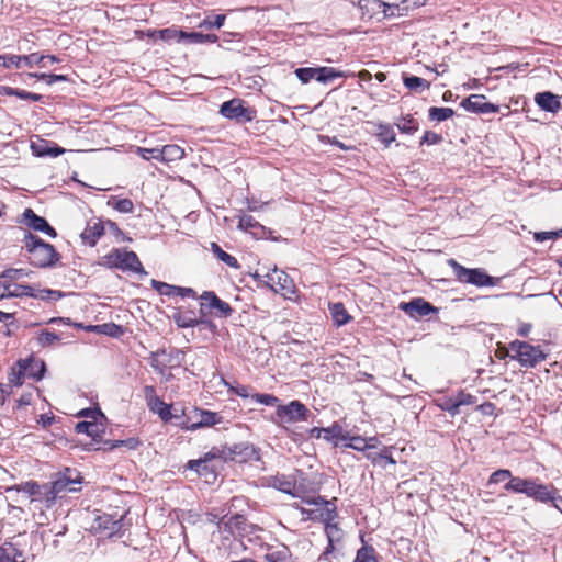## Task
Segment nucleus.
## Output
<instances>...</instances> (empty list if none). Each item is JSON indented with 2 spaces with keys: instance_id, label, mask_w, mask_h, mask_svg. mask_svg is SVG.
<instances>
[{
  "instance_id": "2",
  "label": "nucleus",
  "mask_w": 562,
  "mask_h": 562,
  "mask_svg": "<svg viewBox=\"0 0 562 562\" xmlns=\"http://www.w3.org/2000/svg\"><path fill=\"white\" fill-rule=\"evenodd\" d=\"M504 488L507 492L525 494L527 497L533 498L541 503L550 502V499L554 498V488L549 485H544L538 482L535 479H522L520 476H515V479H510Z\"/></svg>"
},
{
  "instance_id": "48",
  "label": "nucleus",
  "mask_w": 562,
  "mask_h": 562,
  "mask_svg": "<svg viewBox=\"0 0 562 562\" xmlns=\"http://www.w3.org/2000/svg\"><path fill=\"white\" fill-rule=\"evenodd\" d=\"M31 274H32V271L29 270V269H23V268L14 269V268H10V269L4 270L1 273V278L8 279V280H20V279H23V278H29Z\"/></svg>"
},
{
  "instance_id": "51",
  "label": "nucleus",
  "mask_w": 562,
  "mask_h": 562,
  "mask_svg": "<svg viewBox=\"0 0 562 562\" xmlns=\"http://www.w3.org/2000/svg\"><path fill=\"white\" fill-rule=\"evenodd\" d=\"M213 458H214V454L206 453L203 459L189 461L188 467H189V469L198 472L200 475H203L204 471L206 470V462Z\"/></svg>"
},
{
  "instance_id": "4",
  "label": "nucleus",
  "mask_w": 562,
  "mask_h": 562,
  "mask_svg": "<svg viewBox=\"0 0 562 562\" xmlns=\"http://www.w3.org/2000/svg\"><path fill=\"white\" fill-rule=\"evenodd\" d=\"M302 503L308 507L295 506L302 515L303 520L326 522L337 519V508L334 502L326 501L321 496L304 497Z\"/></svg>"
},
{
  "instance_id": "33",
  "label": "nucleus",
  "mask_w": 562,
  "mask_h": 562,
  "mask_svg": "<svg viewBox=\"0 0 562 562\" xmlns=\"http://www.w3.org/2000/svg\"><path fill=\"white\" fill-rule=\"evenodd\" d=\"M329 311L337 326L346 325L350 321V315L346 311L342 303L330 304Z\"/></svg>"
},
{
  "instance_id": "29",
  "label": "nucleus",
  "mask_w": 562,
  "mask_h": 562,
  "mask_svg": "<svg viewBox=\"0 0 562 562\" xmlns=\"http://www.w3.org/2000/svg\"><path fill=\"white\" fill-rule=\"evenodd\" d=\"M316 81L322 83H328L337 78L346 77L344 71L334 67H316Z\"/></svg>"
},
{
  "instance_id": "5",
  "label": "nucleus",
  "mask_w": 562,
  "mask_h": 562,
  "mask_svg": "<svg viewBox=\"0 0 562 562\" xmlns=\"http://www.w3.org/2000/svg\"><path fill=\"white\" fill-rule=\"evenodd\" d=\"M99 265L105 268H116L121 270H130L138 273H146L143 266L134 251L125 248L113 249L109 254L99 259Z\"/></svg>"
},
{
  "instance_id": "15",
  "label": "nucleus",
  "mask_w": 562,
  "mask_h": 562,
  "mask_svg": "<svg viewBox=\"0 0 562 562\" xmlns=\"http://www.w3.org/2000/svg\"><path fill=\"white\" fill-rule=\"evenodd\" d=\"M220 113L227 119L238 121H251L252 116L248 109L244 108L241 100L233 99L221 105Z\"/></svg>"
},
{
  "instance_id": "50",
  "label": "nucleus",
  "mask_w": 562,
  "mask_h": 562,
  "mask_svg": "<svg viewBox=\"0 0 562 562\" xmlns=\"http://www.w3.org/2000/svg\"><path fill=\"white\" fill-rule=\"evenodd\" d=\"M37 340H38V344L42 347H48V346H53L57 341H59L60 337L58 335H56L55 333H52L49 330H42L38 334Z\"/></svg>"
},
{
  "instance_id": "61",
  "label": "nucleus",
  "mask_w": 562,
  "mask_h": 562,
  "mask_svg": "<svg viewBox=\"0 0 562 562\" xmlns=\"http://www.w3.org/2000/svg\"><path fill=\"white\" fill-rule=\"evenodd\" d=\"M441 140V136L434 133V132H426L424 134V136L422 137V140H420V144H429V145H432V144H437Z\"/></svg>"
},
{
  "instance_id": "46",
  "label": "nucleus",
  "mask_w": 562,
  "mask_h": 562,
  "mask_svg": "<svg viewBox=\"0 0 562 562\" xmlns=\"http://www.w3.org/2000/svg\"><path fill=\"white\" fill-rule=\"evenodd\" d=\"M353 562H379L375 550L372 547L364 546L357 551Z\"/></svg>"
},
{
  "instance_id": "25",
  "label": "nucleus",
  "mask_w": 562,
  "mask_h": 562,
  "mask_svg": "<svg viewBox=\"0 0 562 562\" xmlns=\"http://www.w3.org/2000/svg\"><path fill=\"white\" fill-rule=\"evenodd\" d=\"M325 525V533L328 539V546L324 552V554H328L334 551L335 542H339L342 539V530L339 528L338 522L336 520H330L324 522Z\"/></svg>"
},
{
  "instance_id": "38",
  "label": "nucleus",
  "mask_w": 562,
  "mask_h": 562,
  "mask_svg": "<svg viewBox=\"0 0 562 562\" xmlns=\"http://www.w3.org/2000/svg\"><path fill=\"white\" fill-rule=\"evenodd\" d=\"M270 484L283 493L295 495V483L285 476H274Z\"/></svg>"
},
{
  "instance_id": "21",
  "label": "nucleus",
  "mask_w": 562,
  "mask_h": 562,
  "mask_svg": "<svg viewBox=\"0 0 562 562\" xmlns=\"http://www.w3.org/2000/svg\"><path fill=\"white\" fill-rule=\"evenodd\" d=\"M31 150L36 157H57L65 153V149L57 146L55 143L42 138L31 143Z\"/></svg>"
},
{
  "instance_id": "41",
  "label": "nucleus",
  "mask_w": 562,
  "mask_h": 562,
  "mask_svg": "<svg viewBox=\"0 0 562 562\" xmlns=\"http://www.w3.org/2000/svg\"><path fill=\"white\" fill-rule=\"evenodd\" d=\"M238 227L254 235L262 229V226L251 216L243 215L239 217Z\"/></svg>"
},
{
  "instance_id": "7",
  "label": "nucleus",
  "mask_w": 562,
  "mask_h": 562,
  "mask_svg": "<svg viewBox=\"0 0 562 562\" xmlns=\"http://www.w3.org/2000/svg\"><path fill=\"white\" fill-rule=\"evenodd\" d=\"M448 265L453 269L456 278L462 283L475 286H493L495 284L493 277L488 276L483 269L465 268L454 259H450Z\"/></svg>"
},
{
  "instance_id": "3",
  "label": "nucleus",
  "mask_w": 562,
  "mask_h": 562,
  "mask_svg": "<svg viewBox=\"0 0 562 562\" xmlns=\"http://www.w3.org/2000/svg\"><path fill=\"white\" fill-rule=\"evenodd\" d=\"M23 244L30 254L29 259L31 263L36 267L46 268L53 266L58 260V254L54 246L31 233L25 234Z\"/></svg>"
},
{
  "instance_id": "8",
  "label": "nucleus",
  "mask_w": 562,
  "mask_h": 562,
  "mask_svg": "<svg viewBox=\"0 0 562 562\" xmlns=\"http://www.w3.org/2000/svg\"><path fill=\"white\" fill-rule=\"evenodd\" d=\"M308 414L307 407L300 401L294 400L286 405H277L273 420L276 424L285 427V425L306 422Z\"/></svg>"
},
{
  "instance_id": "13",
  "label": "nucleus",
  "mask_w": 562,
  "mask_h": 562,
  "mask_svg": "<svg viewBox=\"0 0 562 562\" xmlns=\"http://www.w3.org/2000/svg\"><path fill=\"white\" fill-rule=\"evenodd\" d=\"M42 61L43 57H40L37 53L30 55H0V66L7 69L21 68L23 66L32 68L35 65H40Z\"/></svg>"
},
{
  "instance_id": "14",
  "label": "nucleus",
  "mask_w": 562,
  "mask_h": 562,
  "mask_svg": "<svg viewBox=\"0 0 562 562\" xmlns=\"http://www.w3.org/2000/svg\"><path fill=\"white\" fill-rule=\"evenodd\" d=\"M194 416L192 417L191 423H183L181 425L182 429L186 430H196L203 427H211L221 423V417L217 413L194 408Z\"/></svg>"
},
{
  "instance_id": "18",
  "label": "nucleus",
  "mask_w": 562,
  "mask_h": 562,
  "mask_svg": "<svg viewBox=\"0 0 562 562\" xmlns=\"http://www.w3.org/2000/svg\"><path fill=\"white\" fill-rule=\"evenodd\" d=\"M121 527V518L113 519L110 515L103 514L95 518L92 529L105 537H112L120 532Z\"/></svg>"
},
{
  "instance_id": "49",
  "label": "nucleus",
  "mask_w": 562,
  "mask_h": 562,
  "mask_svg": "<svg viewBox=\"0 0 562 562\" xmlns=\"http://www.w3.org/2000/svg\"><path fill=\"white\" fill-rule=\"evenodd\" d=\"M510 479H515V476H513V474L509 470L499 469L491 474L487 484L492 485V484H498V483L505 482V481L508 482V481H510Z\"/></svg>"
},
{
  "instance_id": "34",
  "label": "nucleus",
  "mask_w": 562,
  "mask_h": 562,
  "mask_svg": "<svg viewBox=\"0 0 562 562\" xmlns=\"http://www.w3.org/2000/svg\"><path fill=\"white\" fill-rule=\"evenodd\" d=\"M172 318H173L175 323L177 324V326L180 328L194 327L199 323L194 313L189 312V311H187V312L178 311L173 314Z\"/></svg>"
},
{
  "instance_id": "22",
  "label": "nucleus",
  "mask_w": 562,
  "mask_h": 562,
  "mask_svg": "<svg viewBox=\"0 0 562 562\" xmlns=\"http://www.w3.org/2000/svg\"><path fill=\"white\" fill-rule=\"evenodd\" d=\"M400 308L412 317H422L434 312V307L423 299H415L407 303H401Z\"/></svg>"
},
{
  "instance_id": "32",
  "label": "nucleus",
  "mask_w": 562,
  "mask_h": 562,
  "mask_svg": "<svg viewBox=\"0 0 562 562\" xmlns=\"http://www.w3.org/2000/svg\"><path fill=\"white\" fill-rule=\"evenodd\" d=\"M151 35L153 36L157 35L161 41H165V42H171V41L181 42V41H184L186 32L178 30L176 27H167V29H162L159 31H155V32H153Z\"/></svg>"
},
{
  "instance_id": "39",
  "label": "nucleus",
  "mask_w": 562,
  "mask_h": 562,
  "mask_svg": "<svg viewBox=\"0 0 562 562\" xmlns=\"http://www.w3.org/2000/svg\"><path fill=\"white\" fill-rule=\"evenodd\" d=\"M395 125L402 133L409 135L418 130V123L412 115L402 116Z\"/></svg>"
},
{
  "instance_id": "10",
  "label": "nucleus",
  "mask_w": 562,
  "mask_h": 562,
  "mask_svg": "<svg viewBox=\"0 0 562 562\" xmlns=\"http://www.w3.org/2000/svg\"><path fill=\"white\" fill-rule=\"evenodd\" d=\"M82 417L91 418L90 422H80L76 425L78 434H87L92 438H98L104 431L103 425L98 419H104V415L100 411L82 409L79 414Z\"/></svg>"
},
{
  "instance_id": "57",
  "label": "nucleus",
  "mask_w": 562,
  "mask_h": 562,
  "mask_svg": "<svg viewBox=\"0 0 562 562\" xmlns=\"http://www.w3.org/2000/svg\"><path fill=\"white\" fill-rule=\"evenodd\" d=\"M113 207L121 213H132L134 204L130 199H120L114 202Z\"/></svg>"
},
{
  "instance_id": "16",
  "label": "nucleus",
  "mask_w": 562,
  "mask_h": 562,
  "mask_svg": "<svg viewBox=\"0 0 562 562\" xmlns=\"http://www.w3.org/2000/svg\"><path fill=\"white\" fill-rule=\"evenodd\" d=\"M105 232L106 224L101 220H93L88 222L86 228L80 234V238L82 244L93 247Z\"/></svg>"
},
{
  "instance_id": "60",
  "label": "nucleus",
  "mask_w": 562,
  "mask_h": 562,
  "mask_svg": "<svg viewBox=\"0 0 562 562\" xmlns=\"http://www.w3.org/2000/svg\"><path fill=\"white\" fill-rule=\"evenodd\" d=\"M136 154L139 155L143 159L149 160V159H157L158 155L156 151H158V148H143V147H136L135 149Z\"/></svg>"
},
{
  "instance_id": "6",
  "label": "nucleus",
  "mask_w": 562,
  "mask_h": 562,
  "mask_svg": "<svg viewBox=\"0 0 562 562\" xmlns=\"http://www.w3.org/2000/svg\"><path fill=\"white\" fill-rule=\"evenodd\" d=\"M508 352L512 359L517 360L520 366L527 368H533L546 359V353L540 346H532L520 340L509 342Z\"/></svg>"
},
{
  "instance_id": "24",
  "label": "nucleus",
  "mask_w": 562,
  "mask_h": 562,
  "mask_svg": "<svg viewBox=\"0 0 562 562\" xmlns=\"http://www.w3.org/2000/svg\"><path fill=\"white\" fill-rule=\"evenodd\" d=\"M536 103L544 111L558 112L561 109V102L559 98L551 92H541L535 97Z\"/></svg>"
},
{
  "instance_id": "26",
  "label": "nucleus",
  "mask_w": 562,
  "mask_h": 562,
  "mask_svg": "<svg viewBox=\"0 0 562 562\" xmlns=\"http://www.w3.org/2000/svg\"><path fill=\"white\" fill-rule=\"evenodd\" d=\"M22 366L25 368V374L27 378L34 380H41L45 371V363L41 359L29 358L21 360Z\"/></svg>"
},
{
  "instance_id": "31",
  "label": "nucleus",
  "mask_w": 562,
  "mask_h": 562,
  "mask_svg": "<svg viewBox=\"0 0 562 562\" xmlns=\"http://www.w3.org/2000/svg\"><path fill=\"white\" fill-rule=\"evenodd\" d=\"M375 135L376 137L389 147L395 140V132L390 124L378 123L375 124Z\"/></svg>"
},
{
  "instance_id": "53",
  "label": "nucleus",
  "mask_w": 562,
  "mask_h": 562,
  "mask_svg": "<svg viewBox=\"0 0 562 562\" xmlns=\"http://www.w3.org/2000/svg\"><path fill=\"white\" fill-rule=\"evenodd\" d=\"M295 75L297 77V79L302 82V83H307L310 82L312 79H315L316 80V68H312V67H306V68H297L295 71Z\"/></svg>"
},
{
  "instance_id": "63",
  "label": "nucleus",
  "mask_w": 562,
  "mask_h": 562,
  "mask_svg": "<svg viewBox=\"0 0 562 562\" xmlns=\"http://www.w3.org/2000/svg\"><path fill=\"white\" fill-rule=\"evenodd\" d=\"M145 398L147 401L148 406H150L153 403H155V400H159V397L156 395V391L154 386L147 385L144 389Z\"/></svg>"
},
{
  "instance_id": "64",
  "label": "nucleus",
  "mask_w": 562,
  "mask_h": 562,
  "mask_svg": "<svg viewBox=\"0 0 562 562\" xmlns=\"http://www.w3.org/2000/svg\"><path fill=\"white\" fill-rule=\"evenodd\" d=\"M184 41H188V42L194 43V44H203V34L199 33V32H191V33L186 32Z\"/></svg>"
},
{
  "instance_id": "42",
  "label": "nucleus",
  "mask_w": 562,
  "mask_h": 562,
  "mask_svg": "<svg viewBox=\"0 0 562 562\" xmlns=\"http://www.w3.org/2000/svg\"><path fill=\"white\" fill-rule=\"evenodd\" d=\"M454 111L451 108H437L432 106L428 110V116L431 121L443 122L452 117Z\"/></svg>"
},
{
  "instance_id": "56",
  "label": "nucleus",
  "mask_w": 562,
  "mask_h": 562,
  "mask_svg": "<svg viewBox=\"0 0 562 562\" xmlns=\"http://www.w3.org/2000/svg\"><path fill=\"white\" fill-rule=\"evenodd\" d=\"M225 22V15L224 14H217L214 19V21H211L209 19H204L198 26L201 29H221L224 25Z\"/></svg>"
},
{
  "instance_id": "52",
  "label": "nucleus",
  "mask_w": 562,
  "mask_h": 562,
  "mask_svg": "<svg viewBox=\"0 0 562 562\" xmlns=\"http://www.w3.org/2000/svg\"><path fill=\"white\" fill-rule=\"evenodd\" d=\"M251 398L256 401L259 404L266 405V406H277L279 404V398L272 394H265V393H256L251 395Z\"/></svg>"
},
{
  "instance_id": "43",
  "label": "nucleus",
  "mask_w": 562,
  "mask_h": 562,
  "mask_svg": "<svg viewBox=\"0 0 562 562\" xmlns=\"http://www.w3.org/2000/svg\"><path fill=\"white\" fill-rule=\"evenodd\" d=\"M345 442H346V447L352 448L358 451H363L366 449L375 448L374 443H369L367 441V438H363L361 436H353V437L349 436V438Z\"/></svg>"
},
{
  "instance_id": "11",
  "label": "nucleus",
  "mask_w": 562,
  "mask_h": 562,
  "mask_svg": "<svg viewBox=\"0 0 562 562\" xmlns=\"http://www.w3.org/2000/svg\"><path fill=\"white\" fill-rule=\"evenodd\" d=\"M183 357L184 353L181 350L175 349L169 352L160 350L151 355L150 364L156 371L164 374L166 367L179 366L183 360Z\"/></svg>"
},
{
  "instance_id": "45",
  "label": "nucleus",
  "mask_w": 562,
  "mask_h": 562,
  "mask_svg": "<svg viewBox=\"0 0 562 562\" xmlns=\"http://www.w3.org/2000/svg\"><path fill=\"white\" fill-rule=\"evenodd\" d=\"M150 284L160 295L177 296V292L179 291L177 285H171L154 279Z\"/></svg>"
},
{
  "instance_id": "47",
  "label": "nucleus",
  "mask_w": 562,
  "mask_h": 562,
  "mask_svg": "<svg viewBox=\"0 0 562 562\" xmlns=\"http://www.w3.org/2000/svg\"><path fill=\"white\" fill-rule=\"evenodd\" d=\"M19 297V296H31L36 297L37 295L34 293V289L30 285L22 284H11L9 289V297Z\"/></svg>"
},
{
  "instance_id": "30",
  "label": "nucleus",
  "mask_w": 562,
  "mask_h": 562,
  "mask_svg": "<svg viewBox=\"0 0 562 562\" xmlns=\"http://www.w3.org/2000/svg\"><path fill=\"white\" fill-rule=\"evenodd\" d=\"M87 329L115 338L124 334V328L113 323L88 326Z\"/></svg>"
},
{
  "instance_id": "55",
  "label": "nucleus",
  "mask_w": 562,
  "mask_h": 562,
  "mask_svg": "<svg viewBox=\"0 0 562 562\" xmlns=\"http://www.w3.org/2000/svg\"><path fill=\"white\" fill-rule=\"evenodd\" d=\"M139 445H140V442H139L138 439H136V438H128L126 440H114V441H111L110 442V448L114 449V448H119V447H126L130 450H134V449L138 448Z\"/></svg>"
},
{
  "instance_id": "40",
  "label": "nucleus",
  "mask_w": 562,
  "mask_h": 562,
  "mask_svg": "<svg viewBox=\"0 0 562 562\" xmlns=\"http://www.w3.org/2000/svg\"><path fill=\"white\" fill-rule=\"evenodd\" d=\"M149 408L159 415V417L164 420V422H169L170 419H172L173 415L171 414V405L169 404H166L164 401H161L160 398L159 400H155V403H153Z\"/></svg>"
},
{
  "instance_id": "58",
  "label": "nucleus",
  "mask_w": 562,
  "mask_h": 562,
  "mask_svg": "<svg viewBox=\"0 0 562 562\" xmlns=\"http://www.w3.org/2000/svg\"><path fill=\"white\" fill-rule=\"evenodd\" d=\"M454 400L457 409H459L463 405H472L475 403V397L463 391H460Z\"/></svg>"
},
{
  "instance_id": "54",
  "label": "nucleus",
  "mask_w": 562,
  "mask_h": 562,
  "mask_svg": "<svg viewBox=\"0 0 562 562\" xmlns=\"http://www.w3.org/2000/svg\"><path fill=\"white\" fill-rule=\"evenodd\" d=\"M437 405L442 411H447L451 416H456L460 413V409H457L456 400L452 397H445L438 401Z\"/></svg>"
},
{
  "instance_id": "59",
  "label": "nucleus",
  "mask_w": 562,
  "mask_h": 562,
  "mask_svg": "<svg viewBox=\"0 0 562 562\" xmlns=\"http://www.w3.org/2000/svg\"><path fill=\"white\" fill-rule=\"evenodd\" d=\"M558 237H562V229H559L557 232H539L535 233V239L537 241H544L549 239H554Z\"/></svg>"
},
{
  "instance_id": "20",
  "label": "nucleus",
  "mask_w": 562,
  "mask_h": 562,
  "mask_svg": "<svg viewBox=\"0 0 562 562\" xmlns=\"http://www.w3.org/2000/svg\"><path fill=\"white\" fill-rule=\"evenodd\" d=\"M462 106L472 112L476 113H496L498 112V105L486 102L485 97L472 94L462 102Z\"/></svg>"
},
{
  "instance_id": "17",
  "label": "nucleus",
  "mask_w": 562,
  "mask_h": 562,
  "mask_svg": "<svg viewBox=\"0 0 562 562\" xmlns=\"http://www.w3.org/2000/svg\"><path fill=\"white\" fill-rule=\"evenodd\" d=\"M368 4L372 11L382 13L384 19L404 15L408 10L406 0L400 4H389L381 0H371Z\"/></svg>"
},
{
  "instance_id": "37",
  "label": "nucleus",
  "mask_w": 562,
  "mask_h": 562,
  "mask_svg": "<svg viewBox=\"0 0 562 562\" xmlns=\"http://www.w3.org/2000/svg\"><path fill=\"white\" fill-rule=\"evenodd\" d=\"M211 250L218 260L223 261L228 267L234 269L239 268L237 259L234 256L224 251L216 243H211Z\"/></svg>"
},
{
  "instance_id": "23",
  "label": "nucleus",
  "mask_w": 562,
  "mask_h": 562,
  "mask_svg": "<svg viewBox=\"0 0 562 562\" xmlns=\"http://www.w3.org/2000/svg\"><path fill=\"white\" fill-rule=\"evenodd\" d=\"M201 300L204 301L210 307L216 310L218 316L227 317L233 313L231 305L227 302L222 301L214 292H203Z\"/></svg>"
},
{
  "instance_id": "9",
  "label": "nucleus",
  "mask_w": 562,
  "mask_h": 562,
  "mask_svg": "<svg viewBox=\"0 0 562 562\" xmlns=\"http://www.w3.org/2000/svg\"><path fill=\"white\" fill-rule=\"evenodd\" d=\"M266 279L272 291L285 299H291L295 294V284L284 271L273 268L266 274Z\"/></svg>"
},
{
  "instance_id": "35",
  "label": "nucleus",
  "mask_w": 562,
  "mask_h": 562,
  "mask_svg": "<svg viewBox=\"0 0 562 562\" xmlns=\"http://www.w3.org/2000/svg\"><path fill=\"white\" fill-rule=\"evenodd\" d=\"M20 558L22 552L11 543L0 546V562H23Z\"/></svg>"
},
{
  "instance_id": "12",
  "label": "nucleus",
  "mask_w": 562,
  "mask_h": 562,
  "mask_svg": "<svg viewBox=\"0 0 562 562\" xmlns=\"http://www.w3.org/2000/svg\"><path fill=\"white\" fill-rule=\"evenodd\" d=\"M5 493L14 502L37 501L36 496L41 493L40 485L34 481H27L5 488Z\"/></svg>"
},
{
  "instance_id": "1",
  "label": "nucleus",
  "mask_w": 562,
  "mask_h": 562,
  "mask_svg": "<svg viewBox=\"0 0 562 562\" xmlns=\"http://www.w3.org/2000/svg\"><path fill=\"white\" fill-rule=\"evenodd\" d=\"M80 474L72 469H66L58 473L52 482L50 488L44 493V502L50 508L57 498L64 497L67 493L78 492L81 485Z\"/></svg>"
},
{
  "instance_id": "27",
  "label": "nucleus",
  "mask_w": 562,
  "mask_h": 562,
  "mask_svg": "<svg viewBox=\"0 0 562 562\" xmlns=\"http://www.w3.org/2000/svg\"><path fill=\"white\" fill-rule=\"evenodd\" d=\"M156 154L158 155V160L170 162L182 159L184 150L178 145H166L162 148H158Z\"/></svg>"
},
{
  "instance_id": "36",
  "label": "nucleus",
  "mask_w": 562,
  "mask_h": 562,
  "mask_svg": "<svg viewBox=\"0 0 562 562\" xmlns=\"http://www.w3.org/2000/svg\"><path fill=\"white\" fill-rule=\"evenodd\" d=\"M26 378L25 368L22 366L21 360H19L10 370L9 383L13 386H21Z\"/></svg>"
},
{
  "instance_id": "28",
  "label": "nucleus",
  "mask_w": 562,
  "mask_h": 562,
  "mask_svg": "<svg viewBox=\"0 0 562 562\" xmlns=\"http://www.w3.org/2000/svg\"><path fill=\"white\" fill-rule=\"evenodd\" d=\"M325 440L338 446L339 442L347 441L349 435L345 432L340 425L334 424L330 427L324 428Z\"/></svg>"
},
{
  "instance_id": "44",
  "label": "nucleus",
  "mask_w": 562,
  "mask_h": 562,
  "mask_svg": "<svg viewBox=\"0 0 562 562\" xmlns=\"http://www.w3.org/2000/svg\"><path fill=\"white\" fill-rule=\"evenodd\" d=\"M403 81L405 87L413 91H417L419 89L425 90L430 87L428 81L417 76L404 77Z\"/></svg>"
},
{
  "instance_id": "62",
  "label": "nucleus",
  "mask_w": 562,
  "mask_h": 562,
  "mask_svg": "<svg viewBox=\"0 0 562 562\" xmlns=\"http://www.w3.org/2000/svg\"><path fill=\"white\" fill-rule=\"evenodd\" d=\"M266 560L268 562H280L285 560V549L282 551H273L266 554Z\"/></svg>"
},
{
  "instance_id": "19",
  "label": "nucleus",
  "mask_w": 562,
  "mask_h": 562,
  "mask_svg": "<svg viewBox=\"0 0 562 562\" xmlns=\"http://www.w3.org/2000/svg\"><path fill=\"white\" fill-rule=\"evenodd\" d=\"M23 222L34 231L45 233L50 237H56V231L47 223L44 217L36 215L31 209H26L23 213Z\"/></svg>"
}]
</instances>
